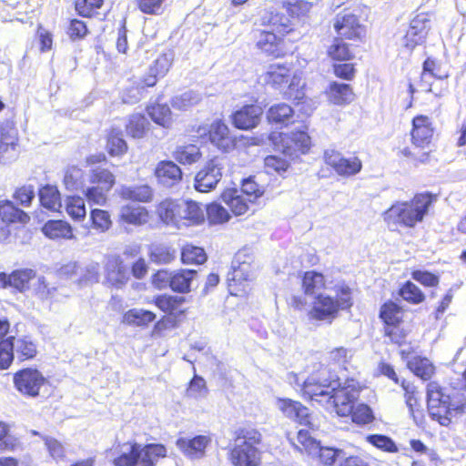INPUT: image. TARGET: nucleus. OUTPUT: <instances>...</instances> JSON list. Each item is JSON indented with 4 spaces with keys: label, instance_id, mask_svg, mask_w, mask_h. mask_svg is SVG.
<instances>
[{
    "label": "nucleus",
    "instance_id": "6",
    "mask_svg": "<svg viewBox=\"0 0 466 466\" xmlns=\"http://www.w3.org/2000/svg\"><path fill=\"white\" fill-rule=\"evenodd\" d=\"M228 165L226 157H215L207 161L195 177V188L199 192L214 189L221 180L223 170Z\"/></svg>",
    "mask_w": 466,
    "mask_h": 466
},
{
    "label": "nucleus",
    "instance_id": "39",
    "mask_svg": "<svg viewBox=\"0 0 466 466\" xmlns=\"http://www.w3.org/2000/svg\"><path fill=\"white\" fill-rule=\"evenodd\" d=\"M41 205L52 211H58L62 207L60 193L56 187L46 186L39 190Z\"/></svg>",
    "mask_w": 466,
    "mask_h": 466
},
{
    "label": "nucleus",
    "instance_id": "19",
    "mask_svg": "<svg viewBox=\"0 0 466 466\" xmlns=\"http://www.w3.org/2000/svg\"><path fill=\"white\" fill-rule=\"evenodd\" d=\"M208 137L210 143L221 151L228 152L235 147L236 139L222 121H215L210 125Z\"/></svg>",
    "mask_w": 466,
    "mask_h": 466
},
{
    "label": "nucleus",
    "instance_id": "53",
    "mask_svg": "<svg viewBox=\"0 0 466 466\" xmlns=\"http://www.w3.org/2000/svg\"><path fill=\"white\" fill-rule=\"evenodd\" d=\"M433 69L434 60L427 58L423 63V69L419 82V87L423 92H433L431 88L433 80L435 79L433 78Z\"/></svg>",
    "mask_w": 466,
    "mask_h": 466
},
{
    "label": "nucleus",
    "instance_id": "29",
    "mask_svg": "<svg viewBox=\"0 0 466 466\" xmlns=\"http://www.w3.org/2000/svg\"><path fill=\"white\" fill-rule=\"evenodd\" d=\"M120 196L126 200L148 203L153 200L154 189L147 184L123 186Z\"/></svg>",
    "mask_w": 466,
    "mask_h": 466
},
{
    "label": "nucleus",
    "instance_id": "14",
    "mask_svg": "<svg viewBox=\"0 0 466 466\" xmlns=\"http://www.w3.org/2000/svg\"><path fill=\"white\" fill-rule=\"evenodd\" d=\"M29 216L16 208L11 201L0 203V242L6 241L11 234L8 223H26Z\"/></svg>",
    "mask_w": 466,
    "mask_h": 466
},
{
    "label": "nucleus",
    "instance_id": "46",
    "mask_svg": "<svg viewBox=\"0 0 466 466\" xmlns=\"http://www.w3.org/2000/svg\"><path fill=\"white\" fill-rule=\"evenodd\" d=\"M202 100V96L193 90L187 91L181 95L175 96L172 98L171 105L178 110H187L189 107L198 105Z\"/></svg>",
    "mask_w": 466,
    "mask_h": 466
},
{
    "label": "nucleus",
    "instance_id": "50",
    "mask_svg": "<svg viewBox=\"0 0 466 466\" xmlns=\"http://www.w3.org/2000/svg\"><path fill=\"white\" fill-rule=\"evenodd\" d=\"M89 181L91 184L111 189L115 185V176L108 169L96 167L92 169Z\"/></svg>",
    "mask_w": 466,
    "mask_h": 466
},
{
    "label": "nucleus",
    "instance_id": "62",
    "mask_svg": "<svg viewBox=\"0 0 466 466\" xmlns=\"http://www.w3.org/2000/svg\"><path fill=\"white\" fill-rule=\"evenodd\" d=\"M370 443L388 452H397L398 448L395 442L388 436L380 434H373L367 437Z\"/></svg>",
    "mask_w": 466,
    "mask_h": 466
},
{
    "label": "nucleus",
    "instance_id": "30",
    "mask_svg": "<svg viewBox=\"0 0 466 466\" xmlns=\"http://www.w3.org/2000/svg\"><path fill=\"white\" fill-rule=\"evenodd\" d=\"M221 198L236 216L244 214L248 209V205L252 203L237 188L226 189Z\"/></svg>",
    "mask_w": 466,
    "mask_h": 466
},
{
    "label": "nucleus",
    "instance_id": "42",
    "mask_svg": "<svg viewBox=\"0 0 466 466\" xmlns=\"http://www.w3.org/2000/svg\"><path fill=\"white\" fill-rule=\"evenodd\" d=\"M291 444L300 452H306L309 455L316 451L318 441L313 439L308 431L299 430L294 438H289Z\"/></svg>",
    "mask_w": 466,
    "mask_h": 466
},
{
    "label": "nucleus",
    "instance_id": "52",
    "mask_svg": "<svg viewBox=\"0 0 466 466\" xmlns=\"http://www.w3.org/2000/svg\"><path fill=\"white\" fill-rule=\"evenodd\" d=\"M66 209L74 220H81L86 218L85 200L80 197H69L66 200Z\"/></svg>",
    "mask_w": 466,
    "mask_h": 466
},
{
    "label": "nucleus",
    "instance_id": "23",
    "mask_svg": "<svg viewBox=\"0 0 466 466\" xmlns=\"http://www.w3.org/2000/svg\"><path fill=\"white\" fill-rule=\"evenodd\" d=\"M277 407L285 417L298 421L300 424L307 425L309 423V410L300 402L290 399H279L277 400Z\"/></svg>",
    "mask_w": 466,
    "mask_h": 466
},
{
    "label": "nucleus",
    "instance_id": "20",
    "mask_svg": "<svg viewBox=\"0 0 466 466\" xmlns=\"http://www.w3.org/2000/svg\"><path fill=\"white\" fill-rule=\"evenodd\" d=\"M35 276V271L28 268L15 270L11 274L0 272V289L14 288L22 292L28 289L29 281Z\"/></svg>",
    "mask_w": 466,
    "mask_h": 466
},
{
    "label": "nucleus",
    "instance_id": "58",
    "mask_svg": "<svg viewBox=\"0 0 466 466\" xmlns=\"http://www.w3.org/2000/svg\"><path fill=\"white\" fill-rule=\"evenodd\" d=\"M304 86L305 83L302 77L298 74H294L290 79L286 96L290 99L300 101L305 96Z\"/></svg>",
    "mask_w": 466,
    "mask_h": 466
},
{
    "label": "nucleus",
    "instance_id": "26",
    "mask_svg": "<svg viewBox=\"0 0 466 466\" xmlns=\"http://www.w3.org/2000/svg\"><path fill=\"white\" fill-rule=\"evenodd\" d=\"M181 201L182 199L167 198L157 205V213L163 223L178 228L179 211L183 210Z\"/></svg>",
    "mask_w": 466,
    "mask_h": 466
},
{
    "label": "nucleus",
    "instance_id": "9",
    "mask_svg": "<svg viewBox=\"0 0 466 466\" xmlns=\"http://www.w3.org/2000/svg\"><path fill=\"white\" fill-rule=\"evenodd\" d=\"M360 394L359 388L354 380H348L344 386L331 390V400L333 407L339 416H348L352 412V407Z\"/></svg>",
    "mask_w": 466,
    "mask_h": 466
},
{
    "label": "nucleus",
    "instance_id": "12",
    "mask_svg": "<svg viewBox=\"0 0 466 466\" xmlns=\"http://www.w3.org/2000/svg\"><path fill=\"white\" fill-rule=\"evenodd\" d=\"M327 165L331 167L339 176L352 177L360 172L362 163L358 157H344L334 149H327L324 153Z\"/></svg>",
    "mask_w": 466,
    "mask_h": 466
},
{
    "label": "nucleus",
    "instance_id": "51",
    "mask_svg": "<svg viewBox=\"0 0 466 466\" xmlns=\"http://www.w3.org/2000/svg\"><path fill=\"white\" fill-rule=\"evenodd\" d=\"M181 260L184 264H203L207 255L202 248L187 245L181 252Z\"/></svg>",
    "mask_w": 466,
    "mask_h": 466
},
{
    "label": "nucleus",
    "instance_id": "22",
    "mask_svg": "<svg viewBox=\"0 0 466 466\" xmlns=\"http://www.w3.org/2000/svg\"><path fill=\"white\" fill-rule=\"evenodd\" d=\"M155 175L158 183L165 187H173L182 179L180 167L173 161H160L155 169Z\"/></svg>",
    "mask_w": 466,
    "mask_h": 466
},
{
    "label": "nucleus",
    "instance_id": "24",
    "mask_svg": "<svg viewBox=\"0 0 466 466\" xmlns=\"http://www.w3.org/2000/svg\"><path fill=\"white\" fill-rule=\"evenodd\" d=\"M411 138L418 147H423L431 142L433 129L430 118L425 116H417L412 120Z\"/></svg>",
    "mask_w": 466,
    "mask_h": 466
},
{
    "label": "nucleus",
    "instance_id": "61",
    "mask_svg": "<svg viewBox=\"0 0 466 466\" xmlns=\"http://www.w3.org/2000/svg\"><path fill=\"white\" fill-rule=\"evenodd\" d=\"M82 177L83 171L81 168L77 167H70L66 170L64 184L69 190L77 189L82 183Z\"/></svg>",
    "mask_w": 466,
    "mask_h": 466
},
{
    "label": "nucleus",
    "instance_id": "56",
    "mask_svg": "<svg viewBox=\"0 0 466 466\" xmlns=\"http://www.w3.org/2000/svg\"><path fill=\"white\" fill-rule=\"evenodd\" d=\"M401 386L405 390V400L410 413L412 416L414 421L418 423L417 413H419L420 411V405L418 403V399L416 396L417 392L415 390V388L410 383H406L405 380H402Z\"/></svg>",
    "mask_w": 466,
    "mask_h": 466
},
{
    "label": "nucleus",
    "instance_id": "35",
    "mask_svg": "<svg viewBox=\"0 0 466 466\" xmlns=\"http://www.w3.org/2000/svg\"><path fill=\"white\" fill-rule=\"evenodd\" d=\"M8 339L12 341L14 355L16 354L20 360L33 359L36 355V345L29 337H10Z\"/></svg>",
    "mask_w": 466,
    "mask_h": 466
},
{
    "label": "nucleus",
    "instance_id": "37",
    "mask_svg": "<svg viewBox=\"0 0 466 466\" xmlns=\"http://www.w3.org/2000/svg\"><path fill=\"white\" fill-rule=\"evenodd\" d=\"M294 110L286 103H279L269 107L267 117L270 123L288 125L292 122Z\"/></svg>",
    "mask_w": 466,
    "mask_h": 466
},
{
    "label": "nucleus",
    "instance_id": "21",
    "mask_svg": "<svg viewBox=\"0 0 466 466\" xmlns=\"http://www.w3.org/2000/svg\"><path fill=\"white\" fill-rule=\"evenodd\" d=\"M263 109L258 105H247L233 115V123L239 129H250L258 126Z\"/></svg>",
    "mask_w": 466,
    "mask_h": 466
},
{
    "label": "nucleus",
    "instance_id": "32",
    "mask_svg": "<svg viewBox=\"0 0 466 466\" xmlns=\"http://www.w3.org/2000/svg\"><path fill=\"white\" fill-rule=\"evenodd\" d=\"M120 218L128 224L143 225L148 222L149 212L145 207L127 204L121 208Z\"/></svg>",
    "mask_w": 466,
    "mask_h": 466
},
{
    "label": "nucleus",
    "instance_id": "7",
    "mask_svg": "<svg viewBox=\"0 0 466 466\" xmlns=\"http://www.w3.org/2000/svg\"><path fill=\"white\" fill-rule=\"evenodd\" d=\"M254 258L252 254L247 249L239 250L236 253L231 268L232 271L228 274V281L231 294L238 289H234V286H241L243 282L250 281L254 278Z\"/></svg>",
    "mask_w": 466,
    "mask_h": 466
},
{
    "label": "nucleus",
    "instance_id": "36",
    "mask_svg": "<svg viewBox=\"0 0 466 466\" xmlns=\"http://www.w3.org/2000/svg\"><path fill=\"white\" fill-rule=\"evenodd\" d=\"M196 276L197 271L194 269H179L174 271L172 272L170 288L177 292H188Z\"/></svg>",
    "mask_w": 466,
    "mask_h": 466
},
{
    "label": "nucleus",
    "instance_id": "16",
    "mask_svg": "<svg viewBox=\"0 0 466 466\" xmlns=\"http://www.w3.org/2000/svg\"><path fill=\"white\" fill-rule=\"evenodd\" d=\"M104 273L106 284L117 289H122L129 279L128 268L118 257L107 258Z\"/></svg>",
    "mask_w": 466,
    "mask_h": 466
},
{
    "label": "nucleus",
    "instance_id": "28",
    "mask_svg": "<svg viewBox=\"0 0 466 466\" xmlns=\"http://www.w3.org/2000/svg\"><path fill=\"white\" fill-rule=\"evenodd\" d=\"M208 443L209 439L202 435L197 436L191 440L180 438L177 441V448L191 458L202 457Z\"/></svg>",
    "mask_w": 466,
    "mask_h": 466
},
{
    "label": "nucleus",
    "instance_id": "8",
    "mask_svg": "<svg viewBox=\"0 0 466 466\" xmlns=\"http://www.w3.org/2000/svg\"><path fill=\"white\" fill-rule=\"evenodd\" d=\"M15 388L23 395L35 398L47 384V379L36 369L25 368L18 370L13 378Z\"/></svg>",
    "mask_w": 466,
    "mask_h": 466
},
{
    "label": "nucleus",
    "instance_id": "1",
    "mask_svg": "<svg viewBox=\"0 0 466 466\" xmlns=\"http://www.w3.org/2000/svg\"><path fill=\"white\" fill-rule=\"evenodd\" d=\"M427 405L431 419L448 426L453 412H462L466 409V396L454 390L450 392L436 381H431L427 385Z\"/></svg>",
    "mask_w": 466,
    "mask_h": 466
},
{
    "label": "nucleus",
    "instance_id": "41",
    "mask_svg": "<svg viewBox=\"0 0 466 466\" xmlns=\"http://www.w3.org/2000/svg\"><path fill=\"white\" fill-rule=\"evenodd\" d=\"M325 287L324 276L316 271H307L302 279V289L309 296L316 294Z\"/></svg>",
    "mask_w": 466,
    "mask_h": 466
},
{
    "label": "nucleus",
    "instance_id": "25",
    "mask_svg": "<svg viewBox=\"0 0 466 466\" xmlns=\"http://www.w3.org/2000/svg\"><path fill=\"white\" fill-rule=\"evenodd\" d=\"M183 210L179 211L178 228L198 225L205 220V210L195 201L182 200Z\"/></svg>",
    "mask_w": 466,
    "mask_h": 466
},
{
    "label": "nucleus",
    "instance_id": "31",
    "mask_svg": "<svg viewBox=\"0 0 466 466\" xmlns=\"http://www.w3.org/2000/svg\"><path fill=\"white\" fill-rule=\"evenodd\" d=\"M45 236L50 239H72L75 238L73 228L64 220H49L42 228Z\"/></svg>",
    "mask_w": 466,
    "mask_h": 466
},
{
    "label": "nucleus",
    "instance_id": "17",
    "mask_svg": "<svg viewBox=\"0 0 466 466\" xmlns=\"http://www.w3.org/2000/svg\"><path fill=\"white\" fill-rule=\"evenodd\" d=\"M334 28L339 35L348 39H361L365 35V29L358 17L350 12L339 13L334 21Z\"/></svg>",
    "mask_w": 466,
    "mask_h": 466
},
{
    "label": "nucleus",
    "instance_id": "11",
    "mask_svg": "<svg viewBox=\"0 0 466 466\" xmlns=\"http://www.w3.org/2000/svg\"><path fill=\"white\" fill-rule=\"evenodd\" d=\"M280 17L278 15H271L268 23L272 26V31H261L258 37L257 46L268 56L279 57L285 55L284 40L273 31L279 29Z\"/></svg>",
    "mask_w": 466,
    "mask_h": 466
},
{
    "label": "nucleus",
    "instance_id": "10",
    "mask_svg": "<svg viewBox=\"0 0 466 466\" xmlns=\"http://www.w3.org/2000/svg\"><path fill=\"white\" fill-rule=\"evenodd\" d=\"M432 14H418L411 21L406 35L402 37L401 45L410 50L416 46L420 45L426 39V36L431 27Z\"/></svg>",
    "mask_w": 466,
    "mask_h": 466
},
{
    "label": "nucleus",
    "instance_id": "18",
    "mask_svg": "<svg viewBox=\"0 0 466 466\" xmlns=\"http://www.w3.org/2000/svg\"><path fill=\"white\" fill-rule=\"evenodd\" d=\"M335 299L328 295L319 294L309 315L317 320H326L329 323L337 317L339 311Z\"/></svg>",
    "mask_w": 466,
    "mask_h": 466
},
{
    "label": "nucleus",
    "instance_id": "49",
    "mask_svg": "<svg viewBox=\"0 0 466 466\" xmlns=\"http://www.w3.org/2000/svg\"><path fill=\"white\" fill-rule=\"evenodd\" d=\"M380 318L388 326H396L401 320L402 311L394 302L385 303L380 309Z\"/></svg>",
    "mask_w": 466,
    "mask_h": 466
},
{
    "label": "nucleus",
    "instance_id": "33",
    "mask_svg": "<svg viewBox=\"0 0 466 466\" xmlns=\"http://www.w3.org/2000/svg\"><path fill=\"white\" fill-rule=\"evenodd\" d=\"M290 68L285 65L273 64L270 65L264 76L267 84L271 85L275 88H280L290 79Z\"/></svg>",
    "mask_w": 466,
    "mask_h": 466
},
{
    "label": "nucleus",
    "instance_id": "57",
    "mask_svg": "<svg viewBox=\"0 0 466 466\" xmlns=\"http://www.w3.org/2000/svg\"><path fill=\"white\" fill-rule=\"evenodd\" d=\"M206 213L211 224H221L228 221L230 218L228 210L218 203L208 205L206 208Z\"/></svg>",
    "mask_w": 466,
    "mask_h": 466
},
{
    "label": "nucleus",
    "instance_id": "38",
    "mask_svg": "<svg viewBox=\"0 0 466 466\" xmlns=\"http://www.w3.org/2000/svg\"><path fill=\"white\" fill-rule=\"evenodd\" d=\"M329 97L336 105L350 103L354 98V94L350 85L333 82L329 85Z\"/></svg>",
    "mask_w": 466,
    "mask_h": 466
},
{
    "label": "nucleus",
    "instance_id": "59",
    "mask_svg": "<svg viewBox=\"0 0 466 466\" xmlns=\"http://www.w3.org/2000/svg\"><path fill=\"white\" fill-rule=\"evenodd\" d=\"M400 297L409 302L417 304L424 299L421 290L412 282H406L400 290Z\"/></svg>",
    "mask_w": 466,
    "mask_h": 466
},
{
    "label": "nucleus",
    "instance_id": "44",
    "mask_svg": "<svg viewBox=\"0 0 466 466\" xmlns=\"http://www.w3.org/2000/svg\"><path fill=\"white\" fill-rule=\"evenodd\" d=\"M185 302L182 296L162 295L156 299V305L164 312L176 314L181 312L180 307Z\"/></svg>",
    "mask_w": 466,
    "mask_h": 466
},
{
    "label": "nucleus",
    "instance_id": "60",
    "mask_svg": "<svg viewBox=\"0 0 466 466\" xmlns=\"http://www.w3.org/2000/svg\"><path fill=\"white\" fill-rule=\"evenodd\" d=\"M340 453V450L330 447H321L319 442L316 451H312L310 455L313 457L318 456L319 461L326 465H332Z\"/></svg>",
    "mask_w": 466,
    "mask_h": 466
},
{
    "label": "nucleus",
    "instance_id": "27",
    "mask_svg": "<svg viewBox=\"0 0 466 466\" xmlns=\"http://www.w3.org/2000/svg\"><path fill=\"white\" fill-rule=\"evenodd\" d=\"M17 157V136L14 128L0 134V162L7 163Z\"/></svg>",
    "mask_w": 466,
    "mask_h": 466
},
{
    "label": "nucleus",
    "instance_id": "5",
    "mask_svg": "<svg viewBox=\"0 0 466 466\" xmlns=\"http://www.w3.org/2000/svg\"><path fill=\"white\" fill-rule=\"evenodd\" d=\"M339 387V380L336 374L329 369L321 366L317 372L310 374L303 380L301 395L319 403H329L331 400V390Z\"/></svg>",
    "mask_w": 466,
    "mask_h": 466
},
{
    "label": "nucleus",
    "instance_id": "15",
    "mask_svg": "<svg viewBox=\"0 0 466 466\" xmlns=\"http://www.w3.org/2000/svg\"><path fill=\"white\" fill-rule=\"evenodd\" d=\"M61 272L65 275H76L79 286H88L99 281L100 265L95 261H90L84 266L74 262L63 267Z\"/></svg>",
    "mask_w": 466,
    "mask_h": 466
},
{
    "label": "nucleus",
    "instance_id": "13",
    "mask_svg": "<svg viewBox=\"0 0 466 466\" xmlns=\"http://www.w3.org/2000/svg\"><path fill=\"white\" fill-rule=\"evenodd\" d=\"M309 147L310 137L305 130L280 134L279 148L290 158L297 157L300 153H306Z\"/></svg>",
    "mask_w": 466,
    "mask_h": 466
},
{
    "label": "nucleus",
    "instance_id": "55",
    "mask_svg": "<svg viewBox=\"0 0 466 466\" xmlns=\"http://www.w3.org/2000/svg\"><path fill=\"white\" fill-rule=\"evenodd\" d=\"M173 58L172 52L161 54L150 66L149 72L155 74V76H159V77L165 76L172 65Z\"/></svg>",
    "mask_w": 466,
    "mask_h": 466
},
{
    "label": "nucleus",
    "instance_id": "4",
    "mask_svg": "<svg viewBox=\"0 0 466 466\" xmlns=\"http://www.w3.org/2000/svg\"><path fill=\"white\" fill-rule=\"evenodd\" d=\"M261 442L260 432L253 428H243L238 431L235 445L230 451L234 466H258L260 452L257 448Z\"/></svg>",
    "mask_w": 466,
    "mask_h": 466
},
{
    "label": "nucleus",
    "instance_id": "2",
    "mask_svg": "<svg viewBox=\"0 0 466 466\" xmlns=\"http://www.w3.org/2000/svg\"><path fill=\"white\" fill-rule=\"evenodd\" d=\"M115 466H155L159 458L166 457L167 450L161 444L141 445L137 442L118 444L111 450Z\"/></svg>",
    "mask_w": 466,
    "mask_h": 466
},
{
    "label": "nucleus",
    "instance_id": "43",
    "mask_svg": "<svg viewBox=\"0 0 466 466\" xmlns=\"http://www.w3.org/2000/svg\"><path fill=\"white\" fill-rule=\"evenodd\" d=\"M410 370L423 380H430L435 372V367L426 358H415L409 362Z\"/></svg>",
    "mask_w": 466,
    "mask_h": 466
},
{
    "label": "nucleus",
    "instance_id": "3",
    "mask_svg": "<svg viewBox=\"0 0 466 466\" xmlns=\"http://www.w3.org/2000/svg\"><path fill=\"white\" fill-rule=\"evenodd\" d=\"M431 202L432 198L428 193L418 194L410 201H398L384 212V220L389 225L413 228L418 222L422 221Z\"/></svg>",
    "mask_w": 466,
    "mask_h": 466
},
{
    "label": "nucleus",
    "instance_id": "40",
    "mask_svg": "<svg viewBox=\"0 0 466 466\" xmlns=\"http://www.w3.org/2000/svg\"><path fill=\"white\" fill-rule=\"evenodd\" d=\"M156 315L141 309H132L127 311L123 316V323L134 326H147L154 321Z\"/></svg>",
    "mask_w": 466,
    "mask_h": 466
},
{
    "label": "nucleus",
    "instance_id": "47",
    "mask_svg": "<svg viewBox=\"0 0 466 466\" xmlns=\"http://www.w3.org/2000/svg\"><path fill=\"white\" fill-rule=\"evenodd\" d=\"M151 119L157 125L167 127L171 123V111L165 104H157L147 107Z\"/></svg>",
    "mask_w": 466,
    "mask_h": 466
},
{
    "label": "nucleus",
    "instance_id": "54",
    "mask_svg": "<svg viewBox=\"0 0 466 466\" xmlns=\"http://www.w3.org/2000/svg\"><path fill=\"white\" fill-rule=\"evenodd\" d=\"M207 394L208 388L205 380L198 375H194L188 383V387L186 391L187 397L198 400L205 398Z\"/></svg>",
    "mask_w": 466,
    "mask_h": 466
},
{
    "label": "nucleus",
    "instance_id": "63",
    "mask_svg": "<svg viewBox=\"0 0 466 466\" xmlns=\"http://www.w3.org/2000/svg\"><path fill=\"white\" fill-rule=\"evenodd\" d=\"M350 415H351L352 421L357 424H368L373 420L372 410L366 404L353 406L352 412Z\"/></svg>",
    "mask_w": 466,
    "mask_h": 466
},
{
    "label": "nucleus",
    "instance_id": "48",
    "mask_svg": "<svg viewBox=\"0 0 466 466\" xmlns=\"http://www.w3.org/2000/svg\"><path fill=\"white\" fill-rule=\"evenodd\" d=\"M106 147L111 156H121L127 152V145L120 130L113 128L110 131Z\"/></svg>",
    "mask_w": 466,
    "mask_h": 466
},
{
    "label": "nucleus",
    "instance_id": "45",
    "mask_svg": "<svg viewBox=\"0 0 466 466\" xmlns=\"http://www.w3.org/2000/svg\"><path fill=\"white\" fill-rule=\"evenodd\" d=\"M149 123L145 116L134 114L130 116L126 127L127 132L134 138H141L145 136Z\"/></svg>",
    "mask_w": 466,
    "mask_h": 466
},
{
    "label": "nucleus",
    "instance_id": "64",
    "mask_svg": "<svg viewBox=\"0 0 466 466\" xmlns=\"http://www.w3.org/2000/svg\"><path fill=\"white\" fill-rule=\"evenodd\" d=\"M239 192H241L249 202L253 203L263 193L252 177H248L243 180Z\"/></svg>",
    "mask_w": 466,
    "mask_h": 466
},
{
    "label": "nucleus",
    "instance_id": "34",
    "mask_svg": "<svg viewBox=\"0 0 466 466\" xmlns=\"http://www.w3.org/2000/svg\"><path fill=\"white\" fill-rule=\"evenodd\" d=\"M172 157L181 165H193L200 160V148L193 144L177 146L172 152Z\"/></svg>",
    "mask_w": 466,
    "mask_h": 466
}]
</instances>
